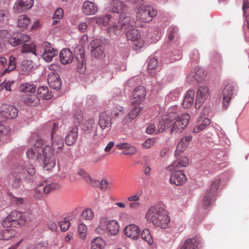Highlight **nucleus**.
<instances>
[{
  "instance_id": "1",
  "label": "nucleus",
  "mask_w": 249,
  "mask_h": 249,
  "mask_svg": "<svg viewBox=\"0 0 249 249\" xmlns=\"http://www.w3.org/2000/svg\"><path fill=\"white\" fill-rule=\"evenodd\" d=\"M43 140L39 139L35 143V147L29 149L26 152L27 157L34 161L37 160L41 157V152L44 158V168L47 170L52 169L55 165L56 161L53 151L49 145H46L43 149L39 148L43 144Z\"/></svg>"
},
{
  "instance_id": "2",
  "label": "nucleus",
  "mask_w": 249,
  "mask_h": 249,
  "mask_svg": "<svg viewBox=\"0 0 249 249\" xmlns=\"http://www.w3.org/2000/svg\"><path fill=\"white\" fill-rule=\"evenodd\" d=\"M145 218L147 221L163 229L165 228L170 222L167 212L158 206L151 207L146 213Z\"/></svg>"
},
{
  "instance_id": "3",
  "label": "nucleus",
  "mask_w": 249,
  "mask_h": 249,
  "mask_svg": "<svg viewBox=\"0 0 249 249\" xmlns=\"http://www.w3.org/2000/svg\"><path fill=\"white\" fill-rule=\"evenodd\" d=\"M119 22L122 28L125 31L126 38L128 40L135 42L138 41L141 37L140 31L134 27V19L130 17L127 16L126 13L120 15Z\"/></svg>"
},
{
  "instance_id": "4",
  "label": "nucleus",
  "mask_w": 249,
  "mask_h": 249,
  "mask_svg": "<svg viewBox=\"0 0 249 249\" xmlns=\"http://www.w3.org/2000/svg\"><path fill=\"white\" fill-rule=\"evenodd\" d=\"M30 37L26 35L19 34L11 38L8 37L7 30L0 31V46L11 45L16 47L30 40Z\"/></svg>"
},
{
  "instance_id": "5",
  "label": "nucleus",
  "mask_w": 249,
  "mask_h": 249,
  "mask_svg": "<svg viewBox=\"0 0 249 249\" xmlns=\"http://www.w3.org/2000/svg\"><path fill=\"white\" fill-rule=\"evenodd\" d=\"M190 118L188 113L182 114L174 119L170 118V121L167 123V125L170 126V133L181 132L187 126Z\"/></svg>"
},
{
  "instance_id": "6",
  "label": "nucleus",
  "mask_w": 249,
  "mask_h": 249,
  "mask_svg": "<svg viewBox=\"0 0 249 249\" xmlns=\"http://www.w3.org/2000/svg\"><path fill=\"white\" fill-rule=\"evenodd\" d=\"M20 90L24 93L22 95L23 101L28 105L36 106L39 104L40 99L35 94L36 86L33 84L26 83L20 87Z\"/></svg>"
},
{
  "instance_id": "7",
  "label": "nucleus",
  "mask_w": 249,
  "mask_h": 249,
  "mask_svg": "<svg viewBox=\"0 0 249 249\" xmlns=\"http://www.w3.org/2000/svg\"><path fill=\"white\" fill-rule=\"evenodd\" d=\"M157 15V11L150 5H142L137 8L136 18L138 20L148 23L152 21L153 18Z\"/></svg>"
},
{
  "instance_id": "8",
  "label": "nucleus",
  "mask_w": 249,
  "mask_h": 249,
  "mask_svg": "<svg viewBox=\"0 0 249 249\" xmlns=\"http://www.w3.org/2000/svg\"><path fill=\"white\" fill-rule=\"evenodd\" d=\"M29 220V218L25 213L21 214L17 211H13L2 221V225L5 227H10L14 223L18 222L19 225H23Z\"/></svg>"
},
{
  "instance_id": "9",
  "label": "nucleus",
  "mask_w": 249,
  "mask_h": 249,
  "mask_svg": "<svg viewBox=\"0 0 249 249\" xmlns=\"http://www.w3.org/2000/svg\"><path fill=\"white\" fill-rule=\"evenodd\" d=\"M18 114V111L15 107L8 104H3L0 109V117L2 121L6 119H14Z\"/></svg>"
},
{
  "instance_id": "10",
  "label": "nucleus",
  "mask_w": 249,
  "mask_h": 249,
  "mask_svg": "<svg viewBox=\"0 0 249 249\" xmlns=\"http://www.w3.org/2000/svg\"><path fill=\"white\" fill-rule=\"evenodd\" d=\"M53 128L51 133L52 150L56 153H60L64 147V141L62 137L56 134L55 130L57 127L55 123L53 124Z\"/></svg>"
},
{
  "instance_id": "11",
  "label": "nucleus",
  "mask_w": 249,
  "mask_h": 249,
  "mask_svg": "<svg viewBox=\"0 0 249 249\" xmlns=\"http://www.w3.org/2000/svg\"><path fill=\"white\" fill-rule=\"evenodd\" d=\"M220 182V180L219 179H215L211 184L209 189L207 191L203 201V204L202 206L204 209L207 208L211 204V198L217 191Z\"/></svg>"
},
{
  "instance_id": "12",
  "label": "nucleus",
  "mask_w": 249,
  "mask_h": 249,
  "mask_svg": "<svg viewBox=\"0 0 249 249\" xmlns=\"http://www.w3.org/2000/svg\"><path fill=\"white\" fill-rule=\"evenodd\" d=\"M210 95V92L208 87L200 86L196 92V109L200 108L204 102L209 98Z\"/></svg>"
},
{
  "instance_id": "13",
  "label": "nucleus",
  "mask_w": 249,
  "mask_h": 249,
  "mask_svg": "<svg viewBox=\"0 0 249 249\" xmlns=\"http://www.w3.org/2000/svg\"><path fill=\"white\" fill-rule=\"evenodd\" d=\"M146 94V89L143 86H138L132 93L131 102L134 105H140L143 102Z\"/></svg>"
},
{
  "instance_id": "14",
  "label": "nucleus",
  "mask_w": 249,
  "mask_h": 249,
  "mask_svg": "<svg viewBox=\"0 0 249 249\" xmlns=\"http://www.w3.org/2000/svg\"><path fill=\"white\" fill-rule=\"evenodd\" d=\"M186 179V176L182 171L177 170L171 174L170 181L171 184L179 186L183 184Z\"/></svg>"
},
{
  "instance_id": "15",
  "label": "nucleus",
  "mask_w": 249,
  "mask_h": 249,
  "mask_svg": "<svg viewBox=\"0 0 249 249\" xmlns=\"http://www.w3.org/2000/svg\"><path fill=\"white\" fill-rule=\"evenodd\" d=\"M48 82L50 87L54 89H59L61 86V81L59 74L54 71L48 74Z\"/></svg>"
},
{
  "instance_id": "16",
  "label": "nucleus",
  "mask_w": 249,
  "mask_h": 249,
  "mask_svg": "<svg viewBox=\"0 0 249 249\" xmlns=\"http://www.w3.org/2000/svg\"><path fill=\"white\" fill-rule=\"evenodd\" d=\"M142 107L139 106H136L130 111L123 118L122 123L123 125H126L134 120L142 111Z\"/></svg>"
},
{
  "instance_id": "17",
  "label": "nucleus",
  "mask_w": 249,
  "mask_h": 249,
  "mask_svg": "<svg viewBox=\"0 0 249 249\" xmlns=\"http://www.w3.org/2000/svg\"><path fill=\"white\" fill-rule=\"evenodd\" d=\"M234 87L231 85L225 86L223 91V104L224 107L226 109L231 101L232 95L233 93Z\"/></svg>"
},
{
  "instance_id": "18",
  "label": "nucleus",
  "mask_w": 249,
  "mask_h": 249,
  "mask_svg": "<svg viewBox=\"0 0 249 249\" xmlns=\"http://www.w3.org/2000/svg\"><path fill=\"white\" fill-rule=\"evenodd\" d=\"M112 124V119L108 114L105 112L100 113L99 125L102 129H109Z\"/></svg>"
},
{
  "instance_id": "19",
  "label": "nucleus",
  "mask_w": 249,
  "mask_h": 249,
  "mask_svg": "<svg viewBox=\"0 0 249 249\" xmlns=\"http://www.w3.org/2000/svg\"><path fill=\"white\" fill-rule=\"evenodd\" d=\"M116 147L120 150L124 149L123 154L127 156H132L137 152V148L135 146L127 142L119 143L116 145Z\"/></svg>"
},
{
  "instance_id": "20",
  "label": "nucleus",
  "mask_w": 249,
  "mask_h": 249,
  "mask_svg": "<svg viewBox=\"0 0 249 249\" xmlns=\"http://www.w3.org/2000/svg\"><path fill=\"white\" fill-rule=\"evenodd\" d=\"M124 233L128 237L136 239L140 235V230L137 225L131 224L125 227Z\"/></svg>"
},
{
  "instance_id": "21",
  "label": "nucleus",
  "mask_w": 249,
  "mask_h": 249,
  "mask_svg": "<svg viewBox=\"0 0 249 249\" xmlns=\"http://www.w3.org/2000/svg\"><path fill=\"white\" fill-rule=\"evenodd\" d=\"M82 11L86 15H92L97 12L98 7L93 2L87 0L83 4Z\"/></svg>"
},
{
  "instance_id": "22",
  "label": "nucleus",
  "mask_w": 249,
  "mask_h": 249,
  "mask_svg": "<svg viewBox=\"0 0 249 249\" xmlns=\"http://www.w3.org/2000/svg\"><path fill=\"white\" fill-rule=\"evenodd\" d=\"M199 237L195 236L186 240L180 249H198L200 242Z\"/></svg>"
},
{
  "instance_id": "23",
  "label": "nucleus",
  "mask_w": 249,
  "mask_h": 249,
  "mask_svg": "<svg viewBox=\"0 0 249 249\" xmlns=\"http://www.w3.org/2000/svg\"><path fill=\"white\" fill-rule=\"evenodd\" d=\"M83 48H80L79 51L80 52L79 56L77 55L76 59L77 60V71L79 73H83L86 70V60L85 58L84 51Z\"/></svg>"
},
{
  "instance_id": "24",
  "label": "nucleus",
  "mask_w": 249,
  "mask_h": 249,
  "mask_svg": "<svg viewBox=\"0 0 249 249\" xmlns=\"http://www.w3.org/2000/svg\"><path fill=\"white\" fill-rule=\"evenodd\" d=\"M34 4V0H18L14 6V9L18 12L31 9Z\"/></svg>"
},
{
  "instance_id": "25",
  "label": "nucleus",
  "mask_w": 249,
  "mask_h": 249,
  "mask_svg": "<svg viewBox=\"0 0 249 249\" xmlns=\"http://www.w3.org/2000/svg\"><path fill=\"white\" fill-rule=\"evenodd\" d=\"M42 58L46 62H51L58 54V50L55 48H43Z\"/></svg>"
},
{
  "instance_id": "26",
  "label": "nucleus",
  "mask_w": 249,
  "mask_h": 249,
  "mask_svg": "<svg viewBox=\"0 0 249 249\" xmlns=\"http://www.w3.org/2000/svg\"><path fill=\"white\" fill-rule=\"evenodd\" d=\"M60 59L63 64H70L73 59L71 51L67 48H64L60 53Z\"/></svg>"
},
{
  "instance_id": "27",
  "label": "nucleus",
  "mask_w": 249,
  "mask_h": 249,
  "mask_svg": "<svg viewBox=\"0 0 249 249\" xmlns=\"http://www.w3.org/2000/svg\"><path fill=\"white\" fill-rule=\"evenodd\" d=\"M192 137L190 135L183 137L179 142L175 153V155H178L183 152L188 147L189 143L192 141Z\"/></svg>"
},
{
  "instance_id": "28",
  "label": "nucleus",
  "mask_w": 249,
  "mask_h": 249,
  "mask_svg": "<svg viewBox=\"0 0 249 249\" xmlns=\"http://www.w3.org/2000/svg\"><path fill=\"white\" fill-rule=\"evenodd\" d=\"M189 159L186 157H181L175 160L173 163L168 167L169 170H175L179 168L186 167L189 164Z\"/></svg>"
},
{
  "instance_id": "29",
  "label": "nucleus",
  "mask_w": 249,
  "mask_h": 249,
  "mask_svg": "<svg viewBox=\"0 0 249 249\" xmlns=\"http://www.w3.org/2000/svg\"><path fill=\"white\" fill-rule=\"evenodd\" d=\"M195 92L193 89L188 90L184 98L182 106L186 108L191 107L194 104Z\"/></svg>"
},
{
  "instance_id": "30",
  "label": "nucleus",
  "mask_w": 249,
  "mask_h": 249,
  "mask_svg": "<svg viewBox=\"0 0 249 249\" xmlns=\"http://www.w3.org/2000/svg\"><path fill=\"white\" fill-rule=\"evenodd\" d=\"M105 229L107 230V232L108 235H116L119 232V229L118 222L115 220L109 221Z\"/></svg>"
},
{
  "instance_id": "31",
  "label": "nucleus",
  "mask_w": 249,
  "mask_h": 249,
  "mask_svg": "<svg viewBox=\"0 0 249 249\" xmlns=\"http://www.w3.org/2000/svg\"><path fill=\"white\" fill-rule=\"evenodd\" d=\"M211 121L207 118L200 117L197 122L196 126L193 129V132L198 133L204 130L210 124Z\"/></svg>"
},
{
  "instance_id": "32",
  "label": "nucleus",
  "mask_w": 249,
  "mask_h": 249,
  "mask_svg": "<svg viewBox=\"0 0 249 249\" xmlns=\"http://www.w3.org/2000/svg\"><path fill=\"white\" fill-rule=\"evenodd\" d=\"M111 8L112 12L116 13L122 12V14L124 13L123 12L126 10L127 7L122 1L118 0H112L111 3Z\"/></svg>"
},
{
  "instance_id": "33",
  "label": "nucleus",
  "mask_w": 249,
  "mask_h": 249,
  "mask_svg": "<svg viewBox=\"0 0 249 249\" xmlns=\"http://www.w3.org/2000/svg\"><path fill=\"white\" fill-rule=\"evenodd\" d=\"M77 128L75 127L69 133L65 138L66 144L71 146L75 142L77 139Z\"/></svg>"
},
{
  "instance_id": "34",
  "label": "nucleus",
  "mask_w": 249,
  "mask_h": 249,
  "mask_svg": "<svg viewBox=\"0 0 249 249\" xmlns=\"http://www.w3.org/2000/svg\"><path fill=\"white\" fill-rule=\"evenodd\" d=\"M17 24L18 27L25 29L31 24V20L27 15H22L19 17Z\"/></svg>"
},
{
  "instance_id": "35",
  "label": "nucleus",
  "mask_w": 249,
  "mask_h": 249,
  "mask_svg": "<svg viewBox=\"0 0 249 249\" xmlns=\"http://www.w3.org/2000/svg\"><path fill=\"white\" fill-rule=\"evenodd\" d=\"M96 124L95 121L93 119H89L86 121L82 128L83 130L85 133H90L95 130Z\"/></svg>"
},
{
  "instance_id": "36",
  "label": "nucleus",
  "mask_w": 249,
  "mask_h": 249,
  "mask_svg": "<svg viewBox=\"0 0 249 249\" xmlns=\"http://www.w3.org/2000/svg\"><path fill=\"white\" fill-rule=\"evenodd\" d=\"M37 93L40 97L45 100H49L52 97V93L49 91L48 87L45 86L39 87Z\"/></svg>"
},
{
  "instance_id": "37",
  "label": "nucleus",
  "mask_w": 249,
  "mask_h": 249,
  "mask_svg": "<svg viewBox=\"0 0 249 249\" xmlns=\"http://www.w3.org/2000/svg\"><path fill=\"white\" fill-rule=\"evenodd\" d=\"M170 121V117L162 119L160 121L158 124H156L157 133H160L164 131L165 128H169L170 126L167 125V122Z\"/></svg>"
},
{
  "instance_id": "38",
  "label": "nucleus",
  "mask_w": 249,
  "mask_h": 249,
  "mask_svg": "<svg viewBox=\"0 0 249 249\" xmlns=\"http://www.w3.org/2000/svg\"><path fill=\"white\" fill-rule=\"evenodd\" d=\"M78 174L83 178L88 183L92 186H96L99 182L97 180H94L90 178V177L83 170H80L78 172Z\"/></svg>"
},
{
  "instance_id": "39",
  "label": "nucleus",
  "mask_w": 249,
  "mask_h": 249,
  "mask_svg": "<svg viewBox=\"0 0 249 249\" xmlns=\"http://www.w3.org/2000/svg\"><path fill=\"white\" fill-rule=\"evenodd\" d=\"M16 234V231L13 229H6L0 232V239L9 240Z\"/></svg>"
},
{
  "instance_id": "40",
  "label": "nucleus",
  "mask_w": 249,
  "mask_h": 249,
  "mask_svg": "<svg viewBox=\"0 0 249 249\" xmlns=\"http://www.w3.org/2000/svg\"><path fill=\"white\" fill-rule=\"evenodd\" d=\"M34 67V63L32 61L24 60H23L19 66L20 70L23 72H29Z\"/></svg>"
},
{
  "instance_id": "41",
  "label": "nucleus",
  "mask_w": 249,
  "mask_h": 249,
  "mask_svg": "<svg viewBox=\"0 0 249 249\" xmlns=\"http://www.w3.org/2000/svg\"><path fill=\"white\" fill-rule=\"evenodd\" d=\"M109 40L104 37L100 36L90 43V47H102L103 45H108Z\"/></svg>"
},
{
  "instance_id": "42",
  "label": "nucleus",
  "mask_w": 249,
  "mask_h": 249,
  "mask_svg": "<svg viewBox=\"0 0 249 249\" xmlns=\"http://www.w3.org/2000/svg\"><path fill=\"white\" fill-rule=\"evenodd\" d=\"M104 246L103 240L100 237L94 238L91 242V249H103Z\"/></svg>"
},
{
  "instance_id": "43",
  "label": "nucleus",
  "mask_w": 249,
  "mask_h": 249,
  "mask_svg": "<svg viewBox=\"0 0 249 249\" xmlns=\"http://www.w3.org/2000/svg\"><path fill=\"white\" fill-rule=\"evenodd\" d=\"M190 77L194 78L195 80L197 83H200L204 79L205 74L203 70L200 68H198L196 70L195 74H194L193 73L190 74L189 77Z\"/></svg>"
},
{
  "instance_id": "44",
  "label": "nucleus",
  "mask_w": 249,
  "mask_h": 249,
  "mask_svg": "<svg viewBox=\"0 0 249 249\" xmlns=\"http://www.w3.org/2000/svg\"><path fill=\"white\" fill-rule=\"evenodd\" d=\"M118 23L120 25H113L108 28L107 32L110 35L118 36L121 34L122 30H124V29L122 28V25L119 21Z\"/></svg>"
},
{
  "instance_id": "45",
  "label": "nucleus",
  "mask_w": 249,
  "mask_h": 249,
  "mask_svg": "<svg viewBox=\"0 0 249 249\" xmlns=\"http://www.w3.org/2000/svg\"><path fill=\"white\" fill-rule=\"evenodd\" d=\"M111 16L110 15H106L103 17L96 18V22L99 25L104 26L110 25L109 22L111 21Z\"/></svg>"
},
{
  "instance_id": "46",
  "label": "nucleus",
  "mask_w": 249,
  "mask_h": 249,
  "mask_svg": "<svg viewBox=\"0 0 249 249\" xmlns=\"http://www.w3.org/2000/svg\"><path fill=\"white\" fill-rule=\"evenodd\" d=\"M16 68V57L11 55L9 58L8 67L5 69L2 72V75L8 73L11 71L14 70Z\"/></svg>"
},
{
  "instance_id": "47",
  "label": "nucleus",
  "mask_w": 249,
  "mask_h": 249,
  "mask_svg": "<svg viewBox=\"0 0 249 249\" xmlns=\"http://www.w3.org/2000/svg\"><path fill=\"white\" fill-rule=\"evenodd\" d=\"M24 173L25 170L22 166L19 165H17L14 167L11 176H16L20 178L22 176L24 175Z\"/></svg>"
},
{
  "instance_id": "48",
  "label": "nucleus",
  "mask_w": 249,
  "mask_h": 249,
  "mask_svg": "<svg viewBox=\"0 0 249 249\" xmlns=\"http://www.w3.org/2000/svg\"><path fill=\"white\" fill-rule=\"evenodd\" d=\"M36 48H22L21 52L27 54V57H31V55L37 56L39 53L37 52Z\"/></svg>"
},
{
  "instance_id": "49",
  "label": "nucleus",
  "mask_w": 249,
  "mask_h": 249,
  "mask_svg": "<svg viewBox=\"0 0 249 249\" xmlns=\"http://www.w3.org/2000/svg\"><path fill=\"white\" fill-rule=\"evenodd\" d=\"M141 236L142 238L147 242L149 245H152L153 244V240L148 230H143L142 231Z\"/></svg>"
},
{
  "instance_id": "50",
  "label": "nucleus",
  "mask_w": 249,
  "mask_h": 249,
  "mask_svg": "<svg viewBox=\"0 0 249 249\" xmlns=\"http://www.w3.org/2000/svg\"><path fill=\"white\" fill-rule=\"evenodd\" d=\"M78 232L80 237L84 239L87 235V227L84 224H80L78 227Z\"/></svg>"
},
{
  "instance_id": "51",
  "label": "nucleus",
  "mask_w": 249,
  "mask_h": 249,
  "mask_svg": "<svg viewBox=\"0 0 249 249\" xmlns=\"http://www.w3.org/2000/svg\"><path fill=\"white\" fill-rule=\"evenodd\" d=\"M168 39L170 41H172L178 36V29L174 26H170L168 30Z\"/></svg>"
},
{
  "instance_id": "52",
  "label": "nucleus",
  "mask_w": 249,
  "mask_h": 249,
  "mask_svg": "<svg viewBox=\"0 0 249 249\" xmlns=\"http://www.w3.org/2000/svg\"><path fill=\"white\" fill-rule=\"evenodd\" d=\"M82 218L86 220H91L94 217V213L91 209H86L82 213Z\"/></svg>"
},
{
  "instance_id": "53",
  "label": "nucleus",
  "mask_w": 249,
  "mask_h": 249,
  "mask_svg": "<svg viewBox=\"0 0 249 249\" xmlns=\"http://www.w3.org/2000/svg\"><path fill=\"white\" fill-rule=\"evenodd\" d=\"M111 113L112 115L114 117H119L124 114V108L121 106L115 107L112 108Z\"/></svg>"
},
{
  "instance_id": "54",
  "label": "nucleus",
  "mask_w": 249,
  "mask_h": 249,
  "mask_svg": "<svg viewBox=\"0 0 249 249\" xmlns=\"http://www.w3.org/2000/svg\"><path fill=\"white\" fill-rule=\"evenodd\" d=\"M179 112V108L178 106L171 107L168 108V112L169 114L167 118H175L177 117L175 115L177 114Z\"/></svg>"
},
{
  "instance_id": "55",
  "label": "nucleus",
  "mask_w": 249,
  "mask_h": 249,
  "mask_svg": "<svg viewBox=\"0 0 249 249\" xmlns=\"http://www.w3.org/2000/svg\"><path fill=\"white\" fill-rule=\"evenodd\" d=\"M180 91L179 89H175L171 91L167 96L168 99L170 101L177 100L180 94Z\"/></svg>"
},
{
  "instance_id": "56",
  "label": "nucleus",
  "mask_w": 249,
  "mask_h": 249,
  "mask_svg": "<svg viewBox=\"0 0 249 249\" xmlns=\"http://www.w3.org/2000/svg\"><path fill=\"white\" fill-rule=\"evenodd\" d=\"M42 188H43V192L45 194H49L53 190L56 189L58 187V185L55 183H51L46 185L44 187L43 185H40Z\"/></svg>"
},
{
  "instance_id": "57",
  "label": "nucleus",
  "mask_w": 249,
  "mask_h": 249,
  "mask_svg": "<svg viewBox=\"0 0 249 249\" xmlns=\"http://www.w3.org/2000/svg\"><path fill=\"white\" fill-rule=\"evenodd\" d=\"M158 64V60L156 58H153L151 59L148 63V71L151 74H154L152 71L155 70Z\"/></svg>"
},
{
  "instance_id": "58",
  "label": "nucleus",
  "mask_w": 249,
  "mask_h": 249,
  "mask_svg": "<svg viewBox=\"0 0 249 249\" xmlns=\"http://www.w3.org/2000/svg\"><path fill=\"white\" fill-rule=\"evenodd\" d=\"M92 55L96 57L102 58L104 55V53L101 48H92L91 51Z\"/></svg>"
},
{
  "instance_id": "59",
  "label": "nucleus",
  "mask_w": 249,
  "mask_h": 249,
  "mask_svg": "<svg viewBox=\"0 0 249 249\" xmlns=\"http://www.w3.org/2000/svg\"><path fill=\"white\" fill-rule=\"evenodd\" d=\"M14 81H10L8 82L4 81L0 85V90L5 88L7 91H11V87L14 83Z\"/></svg>"
},
{
  "instance_id": "60",
  "label": "nucleus",
  "mask_w": 249,
  "mask_h": 249,
  "mask_svg": "<svg viewBox=\"0 0 249 249\" xmlns=\"http://www.w3.org/2000/svg\"><path fill=\"white\" fill-rule=\"evenodd\" d=\"M59 225L62 231H66L69 229L70 226V223L68 220H64L60 221Z\"/></svg>"
},
{
  "instance_id": "61",
  "label": "nucleus",
  "mask_w": 249,
  "mask_h": 249,
  "mask_svg": "<svg viewBox=\"0 0 249 249\" xmlns=\"http://www.w3.org/2000/svg\"><path fill=\"white\" fill-rule=\"evenodd\" d=\"M155 143V140L154 138L148 139L142 144L143 148L148 149L154 145Z\"/></svg>"
},
{
  "instance_id": "62",
  "label": "nucleus",
  "mask_w": 249,
  "mask_h": 249,
  "mask_svg": "<svg viewBox=\"0 0 249 249\" xmlns=\"http://www.w3.org/2000/svg\"><path fill=\"white\" fill-rule=\"evenodd\" d=\"M25 168L27 173L30 176L34 175L36 172V169L34 166L29 163L26 164Z\"/></svg>"
},
{
  "instance_id": "63",
  "label": "nucleus",
  "mask_w": 249,
  "mask_h": 249,
  "mask_svg": "<svg viewBox=\"0 0 249 249\" xmlns=\"http://www.w3.org/2000/svg\"><path fill=\"white\" fill-rule=\"evenodd\" d=\"M63 16H64L63 10L61 8H57L55 12H54L53 16V18L60 19H61L63 17Z\"/></svg>"
},
{
  "instance_id": "64",
  "label": "nucleus",
  "mask_w": 249,
  "mask_h": 249,
  "mask_svg": "<svg viewBox=\"0 0 249 249\" xmlns=\"http://www.w3.org/2000/svg\"><path fill=\"white\" fill-rule=\"evenodd\" d=\"M146 132L149 134H157L155 124H149L146 128Z\"/></svg>"
}]
</instances>
